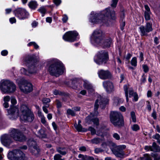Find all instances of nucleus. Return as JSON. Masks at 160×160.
<instances>
[{
    "label": "nucleus",
    "instance_id": "f257e3e1",
    "mask_svg": "<svg viewBox=\"0 0 160 160\" xmlns=\"http://www.w3.org/2000/svg\"><path fill=\"white\" fill-rule=\"evenodd\" d=\"M115 13L113 10H110L109 8H106L99 13L94 12H91L90 14V20L92 22L100 23L102 24H105L108 25L109 19H115Z\"/></svg>",
    "mask_w": 160,
    "mask_h": 160
},
{
    "label": "nucleus",
    "instance_id": "f03ea898",
    "mask_svg": "<svg viewBox=\"0 0 160 160\" xmlns=\"http://www.w3.org/2000/svg\"><path fill=\"white\" fill-rule=\"evenodd\" d=\"M51 64L48 68L50 74L58 77L62 74L65 68L62 62L58 60H53L50 61Z\"/></svg>",
    "mask_w": 160,
    "mask_h": 160
},
{
    "label": "nucleus",
    "instance_id": "7ed1b4c3",
    "mask_svg": "<svg viewBox=\"0 0 160 160\" xmlns=\"http://www.w3.org/2000/svg\"><path fill=\"white\" fill-rule=\"evenodd\" d=\"M20 119L24 122H32L34 119V115L26 105L21 106L20 109Z\"/></svg>",
    "mask_w": 160,
    "mask_h": 160
},
{
    "label": "nucleus",
    "instance_id": "20e7f679",
    "mask_svg": "<svg viewBox=\"0 0 160 160\" xmlns=\"http://www.w3.org/2000/svg\"><path fill=\"white\" fill-rule=\"evenodd\" d=\"M105 38L104 33L100 29L95 30L92 35L91 39V43L95 46L101 44Z\"/></svg>",
    "mask_w": 160,
    "mask_h": 160
},
{
    "label": "nucleus",
    "instance_id": "39448f33",
    "mask_svg": "<svg viewBox=\"0 0 160 160\" xmlns=\"http://www.w3.org/2000/svg\"><path fill=\"white\" fill-rule=\"evenodd\" d=\"M16 88L15 85L9 80H2L0 82V89L2 93L13 92Z\"/></svg>",
    "mask_w": 160,
    "mask_h": 160
},
{
    "label": "nucleus",
    "instance_id": "423d86ee",
    "mask_svg": "<svg viewBox=\"0 0 160 160\" xmlns=\"http://www.w3.org/2000/svg\"><path fill=\"white\" fill-rule=\"evenodd\" d=\"M108 60V52L104 50L98 52L94 58L95 62L98 65L106 63Z\"/></svg>",
    "mask_w": 160,
    "mask_h": 160
},
{
    "label": "nucleus",
    "instance_id": "0eeeda50",
    "mask_svg": "<svg viewBox=\"0 0 160 160\" xmlns=\"http://www.w3.org/2000/svg\"><path fill=\"white\" fill-rule=\"evenodd\" d=\"M111 122L116 127H119L123 124V119L122 115L118 112L112 111L110 115Z\"/></svg>",
    "mask_w": 160,
    "mask_h": 160
},
{
    "label": "nucleus",
    "instance_id": "6e6552de",
    "mask_svg": "<svg viewBox=\"0 0 160 160\" xmlns=\"http://www.w3.org/2000/svg\"><path fill=\"white\" fill-rule=\"evenodd\" d=\"M16 100L14 97H12L11 102L12 105L11 106L10 108L8 110L9 118L12 120L16 119L19 116V110L16 107L13 105L16 103Z\"/></svg>",
    "mask_w": 160,
    "mask_h": 160
},
{
    "label": "nucleus",
    "instance_id": "1a4fd4ad",
    "mask_svg": "<svg viewBox=\"0 0 160 160\" xmlns=\"http://www.w3.org/2000/svg\"><path fill=\"white\" fill-rule=\"evenodd\" d=\"M10 136L15 141L22 142L26 140V137L19 129L12 128L9 131Z\"/></svg>",
    "mask_w": 160,
    "mask_h": 160
},
{
    "label": "nucleus",
    "instance_id": "9d476101",
    "mask_svg": "<svg viewBox=\"0 0 160 160\" xmlns=\"http://www.w3.org/2000/svg\"><path fill=\"white\" fill-rule=\"evenodd\" d=\"M78 35V33L76 31H70L66 32L62 38L65 41L73 42L79 39Z\"/></svg>",
    "mask_w": 160,
    "mask_h": 160
},
{
    "label": "nucleus",
    "instance_id": "9b49d317",
    "mask_svg": "<svg viewBox=\"0 0 160 160\" xmlns=\"http://www.w3.org/2000/svg\"><path fill=\"white\" fill-rule=\"evenodd\" d=\"M97 97L98 99L96 100L94 105V114L95 115H97L98 114L97 111L99 106L98 103H99L101 106L102 105V108H103L106 104L108 103L109 101V100L108 98H103L100 95H98Z\"/></svg>",
    "mask_w": 160,
    "mask_h": 160
},
{
    "label": "nucleus",
    "instance_id": "f8f14e48",
    "mask_svg": "<svg viewBox=\"0 0 160 160\" xmlns=\"http://www.w3.org/2000/svg\"><path fill=\"white\" fill-rule=\"evenodd\" d=\"M152 24L149 22H147L145 26L143 25L139 27L141 36H147L148 33L152 31Z\"/></svg>",
    "mask_w": 160,
    "mask_h": 160
},
{
    "label": "nucleus",
    "instance_id": "ddd939ff",
    "mask_svg": "<svg viewBox=\"0 0 160 160\" xmlns=\"http://www.w3.org/2000/svg\"><path fill=\"white\" fill-rule=\"evenodd\" d=\"M15 15L20 19H24L28 18L29 14L26 10L23 8H19L13 11Z\"/></svg>",
    "mask_w": 160,
    "mask_h": 160
},
{
    "label": "nucleus",
    "instance_id": "4468645a",
    "mask_svg": "<svg viewBox=\"0 0 160 160\" xmlns=\"http://www.w3.org/2000/svg\"><path fill=\"white\" fill-rule=\"evenodd\" d=\"M12 137L10 134H5L1 137V142L5 146L9 148L10 144L12 142Z\"/></svg>",
    "mask_w": 160,
    "mask_h": 160
},
{
    "label": "nucleus",
    "instance_id": "2eb2a0df",
    "mask_svg": "<svg viewBox=\"0 0 160 160\" xmlns=\"http://www.w3.org/2000/svg\"><path fill=\"white\" fill-rule=\"evenodd\" d=\"M20 90L25 93L31 92L33 89L32 84L30 82L25 81L22 84L19 85Z\"/></svg>",
    "mask_w": 160,
    "mask_h": 160
},
{
    "label": "nucleus",
    "instance_id": "dca6fc26",
    "mask_svg": "<svg viewBox=\"0 0 160 160\" xmlns=\"http://www.w3.org/2000/svg\"><path fill=\"white\" fill-rule=\"evenodd\" d=\"M126 148V146L125 145L118 146L112 150V152L116 157L121 158L124 154L123 150Z\"/></svg>",
    "mask_w": 160,
    "mask_h": 160
},
{
    "label": "nucleus",
    "instance_id": "f3484780",
    "mask_svg": "<svg viewBox=\"0 0 160 160\" xmlns=\"http://www.w3.org/2000/svg\"><path fill=\"white\" fill-rule=\"evenodd\" d=\"M21 150L15 149L9 152L8 155V158L10 160H17L20 156Z\"/></svg>",
    "mask_w": 160,
    "mask_h": 160
},
{
    "label": "nucleus",
    "instance_id": "a211bd4d",
    "mask_svg": "<svg viewBox=\"0 0 160 160\" xmlns=\"http://www.w3.org/2000/svg\"><path fill=\"white\" fill-rule=\"evenodd\" d=\"M103 86L106 92L110 93L114 91V87L113 83L109 81H105L103 82Z\"/></svg>",
    "mask_w": 160,
    "mask_h": 160
},
{
    "label": "nucleus",
    "instance_id": "6ab92c4d",
    "mask_svg": "<svg viewBox=\"0 0 160 160\" xmlns=\"http://www.w3.org/2000/svg\"><path fill=\"white\" fill-rule=\"evenodd\" d=\"M98 74L99 78L102 79H107L111 77L110 73L108 71L102 69L98 71Z\"/></svg>",
    "mask_w": 160,
    "mask_h": 160
},
{
    "label": "nucleus",
    "instance_id": "aec40b11",
    "mask_svg": "<svg viewBox=\"0 0 160 160\" xmlns=\"http://www.w3.org/2000/svg\"><path fill=\"white\" fill-rule=\"evenodd\" d=\"M20 72L23 74L28 75L29 73L33 74L36 73V68L34 66H31L28 71H27L25 68H22L21 69Z\"/></svg>",
    "mask_w": 160,
    "mask_h": 160
},
{
    "label": "nucleus",
    "instance_id": "412c9836",
    "mask_svg": "<svg viewBox=\"0 0 160 160\" xmlns=\"http://www.w3.org/2000/svg\"><path fill=\"white\" fill-rule=\"evenodd\" d=\"M92 114H90L85 119L86 122L88 123H90L92 121L94 124L96 125H98L99 124V119L97 118H93L92 117Z\"/></svg>",
    "mask_w": 160,
    "mask_h": 160
},
{
    "label": "nucleus",
    "instance_id": "4be33fe9",
    "mask_svg": "<svg viewBox=\"0 0 160 160\" xmlns=\"http://www.w3.org/2000/svg\"><path fill=\"white\" fill-rule=\"evenodd\" d=\"M112 44V39L111 38H108L106 39L103 40L101 44H98V45L102 46L104 48L109 47Z\"/></svg>",
    "mask_w": 160,
    "mask_h": 160
},
{
    "label": "nucleus",
    "instance_id": "5701e85b",
    "mask_svg": "<svg viewBox=\"0 0 160 160\" xmlns=\"http://www.w3.org/2000/svg\"><path fill=\"white\" fill-rule=\"evenodd\" d=\"M30 150L31 152L35 155L38 154L40 152V149L36 146L31 147Z\"/></svg>",
    "mask_w": 160,
    "mask_h": 160
},
{
    "label": "nucleus",
    "instance_id": "b1692460",
    "mask_svg": "<svg viewBox=\"0 0 160 160\" xmlns=\"http://www.w3.org/2000/svg\"><path fill=\"white\" fill-rule=\"evenodd\" d=\"M151 147V151L160 152V147L157 145L156 142H153Z\"/></svg>",
    "mask_w": 160,
    "mask_h": 160
},
{
    "label": "nucleus",
    "instance_id": "393cba45",
    "mask_svg": "<svg viewBox=\"0 0 160 160\" xmlns=\"http://www.w3.org/2000/svg\"><path fill=\"white\" fill-rule=\"evenodd\" d=\"M81 82V80L78 78H75L72 81V84L73 85V87L75 88L77 87Z\"/></svg>",
    "mask_w": 160,
    "mask_h": 160
},
{
    "label": "nucleus",
    "instance_id": "a878e982",
    "mask_svg": "<svg viewBox=\"0 0 160 160\" xmlns=\"http://www.w3.org/2000/svg\"><path fill=\"white\" fill-rule=\"evenodd\" d=\"M74 126L77 130L79 132H86L87 131L86 129L83 128L81 124H77L74 125Z\"/></svg>",
    "mask_w": 160,
    "mask_h": 160
},
{
    "label": "nucleus",
    "instance_id": "bb28decb",
    "mask_svg": "<svg viewBox=\"0 0 160 160\" xmlns=\"http://www.w3.org/2000/svg\"><path fill=\"white\" fill-rule=\"evenodd\" d=\"M17 160H30V159L25 156V155L21 151L20 152V156Z\"/></svg>",
    "mask_w": 160,
    "mask_h": 160
},
{
    "label": "nucleus",
    "instance_id": "cd10ccee",
    "mask_svg": "<svg viewBox=\"0 0 160 160\" xmlns=\"http://www.w3.org/2000/svg\"><path fill=\"white\" fill-rule=\"evenodd\" d=\"M38 135L39 137L41 138H45L46 136L45 131L42 129H41L38 132Z\"/></svg>",
    "mask_w": 160,
    "mask_h": 160
},
{
    "label": "nucleus",
    "instance_id": "c85d7f7f",
    "mask_svg": "<svg viewBox=\"0 0 160 160\" xmlns=\"http://www.w3.org/2000/svg\"><path fill=\"white\" fill-rule=\"evenodd\" d=\"M123 89L125 92V96L126 97V101L128 102V89H130L129 88V86L127 85H125L123 87Z\"/></svg>",
    "mask_w": 160,
    "mask_h": 160
},
{
    "label": "nucleus",
    "instance_id": "c756f323",
    "mask_svg": "<svg viewBox=\"0 0 160 160\" xmlns=\"http://www.w3.org/2000/svg\"><path fill=\"white\" fill-rule=\"evenodd\" d=\"M38 5L36 2L35 1H32L29 2L28 4L29 7L32 9H35L36 8Z\"/></svg>",
    "mask_w": 160,
    "mask_h": 160
},
{
    "label": "nucleus",
    "instance_id": "7c9ffc66",
    "mask_svg": "<svg viewBox=\"0 0 160 160\" xmlns=\"http://www.w3.org/2000/svg\"><path fill=\"white\" fill-rule=\"evenodd\" d=\"M33 57L31 55H28L25 57L24 59V62L26 63H30L33 59Z\"/></svg>",
    "mask_w": 160,
    "mask_h": 160
},
{
    "label": "nucleus",
    "instance_id": "2f4dec72",
    "mask_svg": "<svg viewBox=\"0 0 160 160\" xmlns=\"http://www.w3.org/2000/svg\"><path fill=\"white\" fill-rule=\"evenodd\" d=\"M123 99L118 98H116L114 99V104L116 105H118L123 102Z\"/></svg>",
    "mask_w": 160,
    "mask_h": 160
},
{
    "label": "nucleus",
    "instance_id": "473e14b6",
    "mask_svg": "<svg viewBox=\"0 0 160 160\" xmlns=\"http://www.w3.org/2000/svg\"><path fill=\"white\" fill-rule=\"evenodd\" d=\"M83 86L84 88L87 89H88L91 88L92 86L91 84L87 80L83 81Z\"/></svg>",
    "mask_w": 160,
    "mask_h": 160
},
{
    "label": "nucleus",
    "instance_id": "72a5a7b5",
    "mask_svg": "<svg viewBox=\"0 0 160 160\" xmlns=\"http://www.w3.org/2000/svg\"><path fill=\"white\" fill-rule=\"evenodd\" d=\"M139 160H152V159L148 154H145L143 157L139 158Z\"/></svg>",
    "mask_w": 160,
    "mask_h": 160
},
{
    "label": "nucleus",
    "instance_id": "f704fd0d",
    "mask_svg": "<svg viewBox=\"0 0 160 160\" xmlns=\"http://www.w3.org/2000/svg\"><path fill=\"white\" fill-rule=\"evenodd\" d=\"M151 155L154 160H160V155L159 156L158 153H152Z\"/></svg>",
    "mask_w": 160,
    "mask_h": 160
},
{
    "label": "nucleus",
    "instance_id": "c9c22d12",
    "mask_svg": "<svg viewBox=\"0 0 160 160\" xmlns=\"http://www.w3.org/2000/svg\"><path fill=\"white\" fill-rule=\"evenodd\" d=\"M67 112L68 115H70L72 116H75V113L74 110L70 109H68L67 111Z\"/></svg>",
    "mask_w": 160,
    "mask_h": 160
},
{
    "label": "nucleus",
    "instance_id": "e433bc0d",
    "mask_svg": "<svg viewBox=\"0 0 160 160\" xmlns=\"http://www.w3.org/2000/svg\"><path fill=\"white\" fill-rule=\"evenodd\" d=\"M131 65L134 66L136 67L137 65V58L135 57L133 58L131 61Z\"/></svg>",
    "mask_w": 160,
    "mask_h": 160
},
{
    "label": "nucleus",
    "instance_id": "4c0bfd02",
    "mask_svg": "<svg viewBox=\"0 0 160 160\" xmlns=\"http://www.w3.org/2000/svg\"><path fill=\"white\" fill-rule=\"evenodd\" d=\"M57 152L62 155H64L66 153V152L63 148H58L57 149Z\"/></svg>",
    "mask_w": 160,
    "mask_h": 160
},
{
    "label": "nucleus",
    "instance_id": "58836bf2",
    "mask_svg": "<svg viewBox=\"0 0 160 160\" xmlns=\"http://www.w3.org/2000/svg\"><path fill=\"white\" fill-rule=\"evenodd\" d=\"M38 11L42 14V16L43 17L46 12V10L43 7H42L40 8Z\"/></svg>",
    "mask_w": 160,
    "mask_h": 160
},
{
    "label": "nucleus",
    "instance_id": "ea45409f",
    "mask_svg": "<svg viewBox=\"0 0 160 160\" xmlns=\"http://www.w3.org/2000/svg\"><path fill=\"white\" fill-rule=\"evenodd\" d=\"M100 139L98 138H95L90 141L92 143L98 144L100 142Z\"/></svg>",
    "mask_w": 160,
    "mask_h": 160
},
{
    "label": "nucleus",
    "instance_id": "a19ab883",
    "mask_svg": "<svg viewBox=\"0 0 160 160\" xmlns=\"http://www.w3.org/2000/svg\"><path fill=\"white\" fill-rule=\"evenodd\" d=\"M131 128L133 131H136L140 129L139 126L137 124H134L131 126Z\"/></svg>",
    "mask_w": 160,
    "mask_h": 160
},
{
    "label": "nucleus",
    "instance_id": "79ce46f5",
    "mask_svg": "<svg viewBox=\"0 0 160 160\" xmlns=\"http://www.w3.org/2000/svg\"><path fill=\"white\" fill-rule=\"evenodd\" d=\"M151 12H144V17L145 19L146 20H149L150 19V14H151Z\"/></svg>",
    "mask_w": 160,
    "mask_h": 160
},
{
    "label": "nucleus",
    "instance_id": "37998d69",
    "mask_svg": "<svg viewBox=\"0 0 160 160\" xmlns=\"http://www.w3.org/2000/svg\"><path fill=\"white\" fill-rule=\"evenodd\" d=\"M130 114L132 121L134 122H136V119L135 112L133 111L131 112Z\"/></svg>",
    "mask_w": 160,
    "mask_h": 160
},
{
    "label": "nucleus",
    "instance_id": "c03bdc74",
    "mask_svg": "<svg viewBox=\"0 0 160 160\" xmlns=\"http://www.w3.org/2000/svg\"><path fill=\"white\" fill-rule=\"evenodd\" d=\"M113 137L116 140H119L120 138L119 135L117 133H114L112 134Z\"/></svg>",
    "mask_w": 160,
    "mask_h": 160
},
{
    "label": "nucleus",
    "instance_id": "a18cd8bd",
    "mask_svg": "<svg viewBox=\"0 0 160 160\" xmlns=\"http://www.w3.org/2000/svg\"><path fill=\"white\" fill-rule=\"evenodd\" d=\"M88 130L91 132V133L92 135H94L96 133L95 129L92 127H89Z\"/></svg>",
    "mask_w": 160,
    "mask_h": 160
},
{
    "label": "nucleus",
    "instance_id": "49530a36",
    "mask_svg": "<svg viewBox=\"0 0 160 160\" xmlns=\"http://www.w3.org/2000/svg\"><path fill=\"white\" fill-rule=\"evenodd\" d=\"M118 2V0H112L111 3V6L112 7H116L117 5Z\"/></svg>",
    "mask_w": 160,
    "mask_h": 160
},
{
    "label": "nucleus",
    "instance_id": "de8ad7c7",
    "mask_svg": "<svg viewBox=\"0 0 160 160\" xmlns=\"http://www.w3.org/2000/svg\"><path fill=\"white\" fill-rule=\"evenodd\" d=\"M42 101L44 104H46L50 102V99L49 98H43Z\"/></svg>",
    "mask_w": 160,
    "mask_h": 160
},
{
    "label": "nucleus",
    "instance_id": "09e8293b",
    "mask_svg": "<svg viewBox=\"0 0 160 160\" xmlns=\"http://www.w3.org/2000/svg\"><path fill=\"white\" fill-rule=\"evenodd\" d=\"M62 156L59 154L55 155L53 157L54 160H58L61 158Z\"/></svg>",
    "mask_w": 160,
    "mask_h": 160
},
{
    "label": "nucleus",
    "instance_id": "8fccbe9b",
    "mask_svg": "<svg viewBox=\"0 0 160 160\" xmlns=\"http://www.w3.org/2000/svg\"><path fill=\"white\" fill-rule=\"evenodd\" d=\"M78 157L80 159H77L76 160H85V158L84 156L81 154H79L78 156Z\"/></svg>",
    "mask_w": 160,
    "mask_h": 160
},
{
    "label": "nucleus",
    "instance_id": "3c124183",
    "mask_svg": "<svg viewBox=\"0 0 160 160\" xmlns=\"http://www.w3.org/2000/svg\"><path fill=\"white\" fill-rule=\"evenodd\" d=\"M128 92L129 93V97H131L133 96L134 94L135 93L133 92V90L132 88L129 89Z\"/></svg>",
    "mask_w": 160,
    "mask_h": 160
},
{
    "label": "nucleus",
    "instance_id": "603ef678",
    "mask_svg": "<svg viewBox=\"0 0 160 160\" xmlns=\"http://www.w3.org/2000/svg\"><path fill=\"white\" fill-rule=\"evenodd\" d=\"M68 19V18L67 16L66 15H64L62 18V20L63 22L65 23L67 22Z\"/></svg>",
    "mask_w": 160,
    "mask_h": 160
},
{
    "label": "nucleus",
    "instance_id": "864d4df0",
    "mask_svg": "<svg viewBox=\"0 0 160 160\" xmlns=\"http://www.w3.org/2000/svg\"><path fill=\"white\" fill-rule=\"evenodd\" d=\"M142 67L143 69V71L145 72H147L148 71V66L145 65H142Z\"/></svg>",
    "mask_w": 160,
    "mask_h": 160
},
{
    "label": "nucleus",
    "instance_id": "5fc2aeb1",
    "mask_svg": "<svg viewBox=\"0 0 160 160\" xmlns=\"http://www.w3.org/2000/svg\"><path fill=\"white\" fill-rule=\"evenodd\" d=\"M41 122L44 125H46V121L45 120V118L44 116H43L41 118Z\"/></svg>",
    "mask_w": 160,
    "mask_h": 160
},
{
    "label": "nucleus",
    "instance_id": "6e6d98bb",
    "mask_svg": "<svg viewBox=\"0 0 160 160\" xmlns=\"http://www.w3.org/2000/svg\"><path fill=\"white\" fill-rule=\"evenodd\" d=\"M152 138L157 140L159 139L160 138V135L158 133H157L152 136Z\"/></svg>",
    "mask_w": 160,
    "mask_h": 160
},
{
    "label": "nucleus",
    "instance_id": "4d7b16f0",
    "mask_svg": "<svg viewBox=\"0 0 160 160\" xmlns=\"http://www.w3.org/2000/svg\"><path fill=\"white\" fill-rule=\"evenodd\" d=\"M56 104L57 107L58 108H60L62 107V104L61 102H60L58 100H56Z\"/></svg>",
    "mask_w": 160,
    "mask_h": 160
},
{
    "label": "nucleus",
    "instance_id": "13d9d810",
    "mask_svg": "<svg viewBox=\"0 0 160 160\" xmlns=\"http://www.w3.org/2000/svg\"><path fill=\"white\" fill-rule=\"evenodd\" d=\"M125 25V22L124 21L122 20V22L121 23V29L122 30H123L124 29V27Z\"/></svg>",
    "mask_w": 160,
    "mask_h": 160
},
{
    "label": "nucleus",
    "instance_id": "bf43d9fd",
    "mask_svg": "<svg viewBox=\"0 0 160 160\" xmlns=\"http://www.w3.org/2000/svg\"><path fill=\"white\" fill-rule=\"evenodd\" d=\"M10 97L8 96L4 97L3 98L4 101L5 102H8L10 101Z\"/></svg>",
    "mask_w": 160,
    "mask_h": 160
},
{
    "label": "nucleus",
    "instance_id": "052dcab7",
    "mask_svg": "<svg viewBox=\"0 0 160 160\" xmlns=\"http://www.w3.org/2000/svg\"><path fill=\"white\" fill-rule=\"evenodd\" d=\"M54 2L57 6L59 5L61 2V0H54Z\"/></svg>",
    "mask_w": 160,
    "mask_h": 160
},
{
    "label": "nucleus",
    "instance_id": "680f3d73",
    "mask_svg": "<svg viewBox=\"0 0 160 160\" xmlns=\"http://www.w3.org/2000/svg\"><path fill=\"white\" fill-rule=\"evenodd\" d=\"M8 54V52L6 50H4L2 51L1 52V54L2 56H6Z\"/></svg>",
    "mask_w": 160,
    "mask_h": 160
},
{
    "label": "nucleus",
    "instance_id": "e2e57ef3",
    "mask_svg": "<svg viewBox=\"0 0 160 160\" xmlns=\"http://www.w3.org/2000/svg\"><path fill=\"white\" fill-rule=\"evenodd\" d=\"M9 21L11 23H13L16 22V19L15 18H12L9 19Z\"/></svg>",
    "mask_w": 160,
    "mask_h": 160
},
{
    "label": "nucleus",
    "instance_id": "0e129e2a",
    "mask_svg": "<svg viewBox=\"0 0 160 160\" xmlns=\"http://www.w3.org/2000/svg\"><path fill=\"white\" fill-rule=\"evenodd\" d=\"M144 149L147 151H151V146H146L144 147Z\"/></svg>",
    "mask_w": 160,
    "mask_h": 160
},
{
    "label": "nucleus",
    "instance_id": "69168bd1",
    "mask_svg": "<svg viewBox=\"0 0 160 160\" xmlns=\"http://www.w3.org/2000/svg\"><path fill=\"white\" fill-rule=\"evenodd\" d=\"M52 21V18L51 17H48L46 18V21L47 22L51 23Z\"/></svg>",
    "mask_w": 160,
    "mask_h": 160
},
{
    "label": "nucleus",
    "instance_id": "338daca9",
    "mask_svg": "<svg viewBox=\"0 0 160 160\" xmlns=\"http://www.w3.org/2000/svg\"><path fill=\"white\" fill-rule=\"evenodd\" d=\"M79 150L81 151L84 152L86 151V147L84 146H82L79 147Z\"/></svg>",
    "mask_w": 160,
    "mask_h": 160
},
{
    "label": "nucleus",
    "instance_id": "774afa93",
    "mask_svg": "<svg viewBox=\"0 0 160 160\" xmlns=\"http://www.w3.org/2000/svg\"><path fill=\"white\" fill-rule=\"evenodd\" d=\"M145 8L146 10L145 12H150V8L147 5H145Z\"/></svg>",
    "mask_w": 160,
    "mask_h": 160
}]
</instances>
